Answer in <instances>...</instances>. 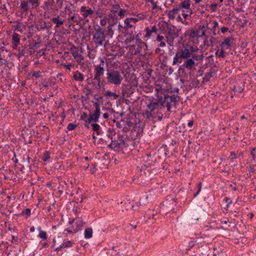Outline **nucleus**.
Returning a JSON list of instances; mask_svg holds the SVG:
<instances>
[{"label": "nucleus", "instance_id": "nucleus-62", "mask_svg": "<svg viewBox=\"0 0 256 256\" xmlns=\"http://www.w3.org/2000/svg\"><path fill=\"white\" fill-rule=\"evenodd\" d=\"M234 90L236 92H242L243 91V88L240 86H235Z\"/></svg>", "mask_w": 256, "mask_h": 256}, {"label": "nucleus", "instance_id": "nucleus-60", "mask_svg": "<svg viewBox=\"0 0 256 256\" xmlns=\"http://www.w3.org/2000/svg\"><path fill=\"white\" fill-rule=\"evenodd\" d=\"M155 52L156 54H163L164 52V50H162L159 48H158L155 50Z\"/></svg>", "mask_w": 256, "mask_h": 256}, {"label": "nucleus", "instance_id": "nucleus-9", "mask_svg": "<svg viewBox=\"0 0 256 256\" xmlns=\"http://www.w3.org/2000/svg\"><path fill=\"white\" fill-rule=\"evenodd\" d=\"M117 24L116 22L112 21L109 23L108 27L106 34H105L106 36L112 38L114 34V26Z\"/></svg>", "mask_w": 256, "mask_h": 256}, {"label": "nucleus", "instance_id": "nucleus-56", "mask_svg": "<svg viewBox=\"0 0 256 256\" xmlns=\"http://www.w3.org/2000/svg\"><path fill=\"white\" fill-rule=\"evenodd\" d=\"M95 100H96V102L100 104H102L104 102V98L102 96H100L96 98Z\"/></svg>", "mask_w": 256, "mask_h": 256}, {"label": "nucleus", "instance_id": "nucleus-47", "mask_svg": "<svg viewBox=\"0 0 256 256\" xmlns=\"http://www.w3.org/2000/svg\"><path fill=\"white\" fill-rule=\"evenodd\" d=\"M144 31L146 32V34L144 36V38H149L152 34V31L150 30L148 27H146L144 29Z\"/></svg>", "mask_w": 256, "mask_h": 256}, {"label": "nucleus", "instance_id": "nucleus-58", "mask_svg": "<svg viewBox=\"0 0 256 256\" xmlns=\"http://www.w3.org/2000/svg\"><path fill=\"white\" fill-rule=\"evenodd\" d=\"M128 36L130 42H132L136 40V38H134V35L133 34L132 32L131 33H130Z\"/></svg>", "mask_w": 256, "mask_h": 256}, {"label": "nucleus", "instance_id": "nucleus-8", "mask_svg": "<svg viewBox=\"0 0 256 256\" xmlns=\"http://www.w3.org/2000/svg\"><path fill=\"white\" fill-rule=\"evenodd\" d=\"M124 146L121 143L118 142V141L116 140H112L111 143L108 146L109 148L118 152H122Z\"/></svg>", "mask_w": 256, "mask_h": 256}, {"label": "nucleus", "instance_id": "nucleus-34", "mask_svg": "<svg viewBox=\"0 0 256 256\" xmlns=\"http://www.w3.org/2000/svg\"><path fill=\"white\" fill-rule=\"evenodd\" d=\"M24 28L25 26L24 24L20 22H18V24L15 26L14 30L22 32H23V29Z\"/></svg>", "mask_w": 256, "mask_h": 256}, {"label": "nucleus", "instance_id": "nucleus-33", "mask_svg": "<svg viewBox=\"0 0 256 256\" xmlns=\"http://www.w3.org/2000/svg\"><path fill=\"white\" fill-rule=\"evenodd\" d=\"M12 42L20 43V38L18 34L14 32L12 36Z\"/></svg>", "mask_w": 256, "mask_h": 256}, {"label": "nucleus", "instance_id": "nucleus-17", "mask_svg": "<svg viewBox=\"0 0 256 256\" xmlns=\"http://www.w3.org/2000/svg\"><path fill=\"white\" fill-rule=\"evenodd\" d=\"M51 20L53 23L56 24L55 28H59L61 26L64 24V20H63L60 16L55 18H52Z\"/></svg>", "mask_w": 256, "mask_h": 256}, {"label": "nucleus", "instance_id": "nucleus-2", "mask_svg": "<svg viewBox=\"0 0 256 256\" xmlns=\"http://www.w3.org/2000/svg\"><path fill=\"white\" fill-rule=\"evenodd\" d=\"M123 80L122 73L118 70L107 69L105 78L106 84L120 85Z\"/></svg>", "mask_w": 256, "mask_h": 256}, {"label": "nucleus", "instance_id": "nucleus-42", "mask_svg": "<svg viewBox=\"0 0 256 256\" xmlns=\"http://www.w3.org/2000/svg\"><path fill=\"white\" fill-rule=\"evenodd\" d=\"M108 20H109V18H107L106 16L103 17L100 20V25L102 26H105Z\"/></svg>", "mask_w": 256, "mask_h": 256}, {"label": "nucleus", "instance_id": "nucleus-32", "mask_svg": "<svg viewBox=\"0 0 256 256\" xmlns=\"http://www.w3.org/2000/svg\"><path fill=\"white\" fill-rule=\"evenodd\" d=\"M92 228H86L84 230V238L86 239L92 237Z\"/></svg>", "mask_w": 256, "mask_h": 256}, {"label": "nucleus", "instance_id": "nucleus-40", "mask_svg": "<svg viewBox=\"0 0 256 256\" xmlns=\"http://www.w3.org/2000/svg\"><path fill=\"white\" fill-rule=\"evenodd\" d=\"M91 126L92 127V129L94 131L96 132L97 134H100L99 130L100 128V126L99 124H91Z\"/></svg>", "mask_w": 256, "mask_h": 256}, {"label": "nucleus", "instance_id": "nucleus-6", "mask_svg": "<svg viewBox=\"0 0 256 256\" xmlns=\"http://www.w3.org/2000/svg\"><path fill=\"white\" fill-rule=\"evenodd\" d=\"M147 49V45L144 42H136L135 44L129 46L130 52L132 55L140 54L144 56L146 55V50Z\"/></svg>", "mask_w": 256, "mask_h": 256}, {"label": "nucleus", "instance_id": "nucleus-3", "mask_svg": "<svg viewBox=\"0 0 256 256\" xmlns=\"http://www.w3.org/2000/svg\"><path fill=\"white\" fill-rule=\"evenodd\" d=\"M106 61L103 58H100V63L96 66L94 68V80H96L97 84V87L100 88L102 86L106 84L105 79L102 80L104 72V65Z\"/></svg>", "mask_w": 256, "mask_h": 256}, {"label": "nucleus", "instance_id": "nucleus-16", "mask_svg": "<svg viewBox=\"0 0 256 256\" xmlns=\"http://www.w3.org/2000/svg\"><path fill=\"white\" fill-rule=\"evenodd\" d=\"M178 52L180 54V58H182V59H188L190 58L192 56V52L186 48L182 49Z\"/></svg>", "mask_w": 256, "mask_h": 256}, {"label": "nucleus", "instance_id": "nucleus-46", "mask_svg": "<svg viewBox=\"0 0 256 256\" xmlns=\"http://www.w3.org/2000/svg\"><path fill=\"white\" fill-rule=\"evenodd\" d=\"M126 12V10L125 9L120 8L117 13H118V16L122 18L125 16Z\"/></svg>", "mask_w": 256, "mask_h": 256}, {"label": "nucleus", "instance_id": "nucleus-35", "mask_svg": "<svg viewBox=\"0 0 256 256\" xmlns=\"http://www.w3.org/2000/svg\"><path fill=\"white\" fill-rule=\"evenodd\" d=\"M212 55H211L209 56L206 58V66L208 67V66H210L214 64V61L212 58Z\"/></svg>", "mask_w": 256, "mask_h": 256}, {"label": "nucleus", "instance_id": "nucleus-28", "mask_svg": "<svg viewBox=\"0 0 256 256\" xmlns=\"http://www.w3.org/2000/svg\"><path fill=\"white\" fill-rule=\"evenodd\" d=\"M124 24L125 28L127 32L130 28H132L134 27V24L131 22H130L128 18L124 20Z\"/></svg>", "mask_w": 256, "mask_h": 256}, {"label": "nucleus", "instance_id": "nucleus-61", "mask_svg": "<svg viewBox=\"0 0 256 256\" xmlns=\"http://www.w3.org/2000/svg\"><path fill=\"white\" fill-rule=\"evenodd\" d=\"M48 28L46 26V22H43L40 24V30H44L46 28Z\"/></svg>", "mask_w": 256, "mask_h": 256}, {"label": "nucleus", "instance_id": "nucleus-59", "mask_svg": "<svg viewBox=\"0 0 256 256\" xmlns=\"http://www.w3.org/2000/svg\"><path fill=\"white\" fill-rule=\"evenodd\" d=\"M236 158V154L234 152H232L230 154V156H229V159L231 160H234Z\"/></svg>", "mask_w": 256, "mask_h": 256}, {"label": "nucleus", "instance_id": "nucleus-15", "mask_svg": "<svg viewBox=\"0 0 256 256\" xmlns=\"http://www.w3.org/2000/svg\"><path fill=\"white\" fill-rule=\"evenodd\" d=\"M234 38L232 36L225 38L224 40L222 42L221 46L222 47H226V48H229L231 46L232 44L233 43Z\"/></svg>", "mask_w": 256, "mask_h": 256}, {"label": "nucleus", "instance_id": "nucleus-55", "mask_svg": "<svg viewBox=\"0 0 256 256\" xmlns=\"http://www.w3.org/2000/svg\"><path fill=\"white\" fill-rule=\"evenodd\" d=\"M218 4L213 3L210 6V10L212 12H216L217 10Z\"/></svg>", "mask_w": 256, "mask_h": 256}, {"label": "nucleus", "instance_id": "nucleus-25", "mask_svg": "<svg viewBox=\"0 0 256 256\" xmlns=\"http://www.w3.org/2000/svg\"><path fill=\"white\" fill-rule=\"evenodd\" d=\"M73 78L79 82H82L84 80V74L78 71L74 74Z\"/></svg>", "mask_w": 256, "mask_h": 256}, {"label": "nucleus", "instance_id": "nucleus-26", "mask_svg": "<svg viewBox=\"0 0 256 256\" xmlns=\"http://www.w3.org/2000/svg\"><path fill=\"white\" fill-rule=\"evenodd\" d=\"M214 72L213 70H211L207 74H206L203 78V82H208L210 80L211 78L213 76V74Z\"/></svg>", "mask_w": 256, "mask_h": 256}, {"label": "nucleus", "instance_id": "nucleus-12", "mask_svg": "<svg viewBox=\"0 0 256 256\" xmlns=\"http://www.w3.org/2000/svg\"><path fill=\"white\" fill-rule=\"evenodd\" d=\"M204 28V25L200 24L197 28H194L192 30L190 34V36L191 38L200 37V32L201 30Z\"/></svg>", "mask_w": 256, "mask_h": 256}, {"label": "nucleus", "instance_id": "nucleus-10", "mask_svg": "<svg viewBox=\"0 0 256 256\" xmlns=\"http://www.w3.org/2000/svg\"><path fill=\"white\" fill-rule=\"evenodd\" d=\"M80 12L84 17L83 20H85L88 16H92L94 14V10L91 8L86 6H82L80 8Z\"/></svg>", "mask_w": 256, "mask_h": 256}, {"label": "nucleus", "instance_id": "nucleus-36", "mask_svg": "<svg viewBox=\"0 0 256 256\" xmlns=\"http://www.w3.org/2000/svg\"><path fill=\"white\" fill-rule=\"evenodd\" d=\"M131 15L136 16L138 18V20H144L146 18V15L142 12L136 14V13H132Z\"/></svg>", "mask_w": 256, "mask_h": 256}, {"label": "nucleus", "instance_id": "nucleus-23", "mask_svg": "<svg viewBox=\"0 0 256 256\" xmlns=\"http://www.w3.org/2000/svg\"><path fill=\"white\" fill-rule=\"evenodd\" d=\"M117 32L118 34V36H120V35L125 34L126 33H127L126 30L125 28V26H122V24L119 22L118 24L117 23Z\"/></svg>", "mask_w": 256, "mask_h": 256}, {"label": "nucleus", "instance_id": "nucleus-5", "mask_svg": "<svg viewBox=\"0 0 256 256\" xmlns=\"http://www.w3.org/2000/svg\"><path fill=\"white\" fill-rule=\"evenodd\" d=\"M95 33L93 34L92 40L96 47L99 46H106L108 41L106 40V35L104 32V30L100 26H98L94 28Z\"/></svg>", "mask_w": 256, "mask_h": 256}, {"label": "nucleus", "instance_id": "nucleus-44", "mask_svg": "<svg viewBox=\"0 0 256 256\" xmlns=\"http://www.w3.org/2000/svg\"><path fill=\"white\" fill-rule=\"evenodd\" d=\"M125 136L124 134L119 135L118 136V142L121 143L122 144L125 146L126 142L124 141Z\"/></svg>", "mask_w": 256, "mask_h": 256}, {"label": "nucleus", "instance_id": "nucleus-22", "mask_svg": "<svg viewBox=\"0 0 256 256\" xmlns=\"http://www.w3.org/2000/svg\"><path fill=\"white\" fill-rule=\"evenodd\" d=\"M106 12V9L105 8H98L96 10L95 13L96 16L98 18H102L104 17Z\"/></svg>", "mask_w": 256, "mask_h": 256}, {"label": "nucleus", "instance_id": "nucleus-1", "mask_svg": "<svg viewBox=\"0 0 256 256\" xmlns=\"http://www.w3.org/2000/svg\"><path fill=\"white\" fill-rule=\"evenodd\" d=\"M164 107L160 98L158 100H150L146 105V109L142 113L143 116L148 120L155 118L156 114H160V110Z\"/></svg>", "mask_w": 256, "mask_h": 256}, {"label": "nucleus", "instance_id": "nucleus-29", "mask_svg": "<svg viewBox=\"0 0 256 256\" xmlns=\"http://www.w3.org/2000/svg\"><path fill=\"white\" fill-rule=\"evenodd\" d=\"M191 57L194 60H196L198 61L202 60L204 58V56L202 52L200 54L192 53Z\"/></svg>", "mask_w": 256, "mask_h": 256}, {"label": "nucleus", "instance_id": "nucleus-7", "mask_svg": "<svg viewBox=\"0 0 256 256\" xmlns=\"http://www.w3.org/2000/svg\"><path fill=\"white\" fill-rule=\"evenodd\" d=\"M74 223V224L72 226V229L71 230L66 229L65 230L68 232L70 233H76L81 230L82 227L84 224L82 218L79 217L76 218L74 220L69 221L70 224H72Z\"/></svg>", "mask_w": 256, "mask_h": 256}, {"label": "nucleus", "instance_id": "nucleus-51", "mask_svg": "<svg viewBox=\"0 0 256 256\" xmlns=\"http://www.w3.org/2000/svg\"><path fill=\"white\" fill-rule=\"evenodd\" d=\"M76 61L80 64H82V60L84 59V57L80 54L76 56Z\"/></svg>", "mask_w": 256, "mask_h": 256}, {"label": "nucleus", "instance_id": "nucleus-11", "mask_svg": "<svg viewBox=\"0 0 256 256\" xmlns=\"http://www.w3.org/2000/svg\"><path fill=\"white\" fill-rule=\"evenodd\" d=\"M100 112H94L93 114H90L89 118L86 120V124L85 126L88 128V124L92 122H96L98 120V118L100 116Z\"/></svg>", "mask_w": 256, "mask_h": 256}, {"label": "nucleus", "instance_id": "nucleus-43", "mask_svg": "<svg viewBox=\"0 0 256 256\" xmlns=\"http://www.w3.org/2000/svg\"><path fill=\"white\" fill-rule=\"evenodd\" d=\"M50 158V153L48 151H45L44 156L42 158V160L44 162L48 161Z\"/></svg>", "mask_w": 256, "mask_h": 256}, {"label": "nucleus", "instance_id": "nucleus-31", "mask_svg": "<svg viewBox=\"0 0 256 256\" xmlns=\"http://www.w3.org/2000/svg\"><path fill=\"white\" fill-rule=\"evenodd\" d=\"M190 5V0H184L180 3V6L182 8L189 10Z\"/></svg>", "mask_w": 256, "mask_h": 256}, {"label": "nucleus", "instance_id": "nucleus-27", "mask_svg": "<svg viewBox=\"0 0 256 256\" xmlns=\"http://www.w3.org/2000/svg\"><path fill=\"white\" fill-rule=\"evenodd\" d=\"M112 8L110 10V12H116L117 13L120 8V4L116 2V1H114V4H111Z\"/></svg>", "mask_w": 256, "mask_h": 256}, {"label": "nucleus", "instance_id": "nucleus-18", "mask_svg": "<svg viewBox=\"0 0 256 256\" xmlns=\"http://www.w3.org/2000/svg\"><path fill=\"white\" fill-rule=\"evenodd\" d=\"M104 94L106 97L110 98L112 100H116L119 96L116 92H112L109 90L106 91Z\"/></svg>", "mask_w": 256, "mask_h": 256}, {"label": "nucleus", "instance_id": "nucleus-24", "mask_svg": "<svg viewBox=\"0 0 256 256\" xmlns=\"http://www.w3.org/2000/svg\"><path fill=\"white\" fill-rule=\"evenodd\" d=\"M182 60V58H180V54L178 52H177L174 58L172 64L174 66L178 64H181Z\"/></svg>", "mask_w": 256, "mask_h": 256}, {"label": "nucleus", "instance_id": "nucleus-21", "mask_svg": "<svg viewBox=\"0 0 256 256\" xmlns=\"http://www.w3.org/2000/svg\"><path fill=\"white\" fill-rule=\"evenodd\" d=\"M20 7L21 10L24 12H28L30 6L28 5V3L26 0H21L20 3Z\"/></svg>", "mask_w": 256, "mask_h": 256}, {"label": "nucleus", "instance_id": "nucleus-53", "mask_svg": "<svg viewBox=\"0 0 256 256\" xmlns=\"http://www.w3.org/2000/svg\"><path fill=\"white\" fill-rule=\"evenodd\" d=\"M168 15L170 20H174L176 18V14L170 10L168 14Z\"/></svg>", "mask_w": 256, "mask_h": 256}, {"label": "nucleus", "instance_id": "nucleus-57", "mask_svg": "<svg viewBox=\"0 0 256 256\" xmlns=\"http://www.w3.org/2000/svg\"><path fill=\"white\" fill-rule=\"evenodd\" d=\"M116 12H110V14H108L109 18L112 19L117 20L118 17L116 16Z\"/></svg>", "mask_w": 256, "mask_h": 256}, {"label": "nucleus", "instance_id": "nucleus-52", "mask_svg": "<svg viewBox=\"0 0 256 256\" xmlns=\"http://www.w3.org/2000/svg\"><path fill=\"white\" fill-rule=\"evenodd\" d=\"M100 104H99L96 102L94 103V106H95V108H96V110L94 112H100Z\"/></svg>", "mask_w": 256, "mask_h": 256}, {"label": "nucleus", "instance_id": "nucleus-45", "mask_svg": "<svg viewBox=\"0 0 256 256\" xmlns=\"http://www.w3.org/2000/svg\"><path fill=\"white\" fill-rule=\"evenodd\" d=\"M73 244L72 242L70 240H67L64 242L62 244L64 248H70L72 246Z\"/></svg>", "mask_w": 256, "mask_h": 256}, {"label": "nucleus", "instance_id": "nucleus-37", "mask_svg": "<svg viewBox=\"0 0 256 256\" xmlns=\"http://www.w3.org/2000/svg\"><path fill=\"white\" fill-rule=\"evenodd\" d=\"M31 214V210L30 208H26L24 210H22L20 214L22 216H25L26 218L29 217Z\"/></svg>", "mask_w": 256, "mask_h": 256}, {"label": "nucleus", "instance_id": "nucleus-41", "mask_svg": "<svg viewBox=\"0 0 256 256\" xmlns=\"http://www.w3.org/2000/svg\"><path fill=\"white\" fill-rule=\"evenodd\" d=\"M38 236L39 238H42V240H47L48 239L46 232L44 231L40 232V233H39Z\"/></svg>", "mask_w": 256, "mask_h": 256}, {"label": "nucleus", "instance_id": "nucleus-4", "mask_svg": "<svg viewBox=\"0 0 256 256\" xmlns=\"http://www.w3.org/2000/svg\"><path fill=\"white\" fill-rule=\"evenodd\" d=\"M159 98L162 106H166L167 110L171 112L172 106H175L176 102L180 100V97L177 94L170 96L168 94H164V97H160Z\"/></svg>", "mask_w": 256, "mask_h": 256}, {"label": "nucleus", "instance_id": "nucleus-20", "mask_svg": "<svg viewBox=\"0 0 256 256\" xmlns=\"http://www.w3.org/2000/svg\"><path fill=\"white\" fill-rule=\"evenodd\" d=\"M178 36V34L174 30L170 28L168 30V32H167L166 38H170L174 40V38H177Z\"/></svg>", "mask_w": 256, "mask_h": 256}, {"label": "nucleus", "instance_id": "nucleus-14", "mask_svg": "<svg viewBox=\"0 0 256 256\" xmlns=\"http://www.w3.org/2000/svg\"><path fill=\"white\" fill-rule=\"evenodd\" d=\"M196 65L192 58H188L184 62L182 66L188 70H191Z\"/></svg>", "mask_w": 256, "mask_h": 256}, {"label": "nucleus", "instance_id": "nucleus-30", "mask_svg": "<svg viewBox=\"0 0 256 256\" xmlns=\"http://www.w3.org/2000/svg\"><path fill=\"white\" fill-rule=\"evenodd\" d=\"M70 50L72 52V56L74 58H76V56L80 54L78 53V48L74 45L72 46Z\"/></svg>", "mask_w": 256, "mask_h": 256}, {"label": "nucleus", "instance_id": "nucleus-39", "mask_svg": "<svg viewBox=\"0 0 256 256\" xmlns=\"http://www.w3.org/2000/svg\"><path fill=\"white\" fill-rule=\"evenodd\" d=\"M26 48V46H22L21 48H18V54H17V56L18 58H20L22 57V56H24V50Z\"/></svg>", "mask_w": 256, "mask_h": 256}, {"label": "nucleus", "instance_id": "nucleus-48", "mask_svg": "<svg viewBox=\"0 0 256 256\" xmlns=\"http://www.w3.org/2000/svg\"><path fill=\"white\" fill-rule=\"evenodd\" d=\"M208 29V25L206 26H204V28H203L202 30H200V31H202V32H201V33L200 32V37H201V38L204 37V38H206V36H207L205 34V32Z\"/></svg>", "mask_w": 256, "mask_h": 256}, {"label": "nucleus", "instance_id": "nucleus-19", "mask_svg": "<svg viewBox=\"0 0 256 256\" xmlns=\"http://www.w3.org/2000/svg\"><path fill=\"white\" fill-rule=\"evenodd\" d=\"M31 8L37 9L40 5L41 0H26Z\"/></svg>", "mask_w": 256, "mask_h": 256}, {"label": "nucleus", "instance_id": "nucleus-49", "mask_svg": "<svg viewBox=\"0 0 256 256\" xmlns=\"http://www.w3.org/2000/svg\"><path fill=\"white\" fill-rule=\"evenodd\" d=\"M77 126V125L72 123L69 124L67 126V129L68 130H74Z\"/></svg>", "mask_w": 256, "mask_h": 256}, {"label": "nucleus", "instance_id": "nucleus-13", "mask_svg": "<svg viewBox=\"0 0 256 256\" xmlns=\"http://www.w3.org/2000/svg\"><path fill=\"white\" fill-rule=\"evenodd\" d=\"M148 199V196L144 194L140 198L138 202L136 203L135 205L132 206V208L134 210H138L137 208L142 205H146V202Z\"/></svg>", "mask_w": 256, "mask_h": 256}, {"label": "nucleus", "instance_id": "nucleus-54", "mask_svg": "<svg viewBox=\"0 0 256 256\" xmlns=\"http://www.w3.org/2000/svg\"><path fill=\"white\" fill-rule=\"evenodd\" d=\"M83 18L80 16L78 18L76 17L73 20V22L76 24H77L80 23V22L83 20Z\"/></svg>", "mask_w": 256, "mask_h": 256}, {"label": "nucleus", "instance_id": "nucleus-38", "mask_svg": "<svg viewBox=\"0 0 256 256\" xmlns=\"http://www.w3.org/2000/svg\"><path fill=\"white\" fill-rule=\"evenodd\" d=\"M204 230L205 231H208L210 230H216L218 228L214 226L212 224H208L204 226Z\"/></svg>", "mask_w": 256, "mask_h": 256}, {"label": "nucleus", "instance_id": "nucleus-64", "mask_svg": "<svg viewBox=\"0 0 256 256\" xmlns=\"http://www.w3.org/2000/svg\"><path fill=\"white\" fill-rule=\"evenodd\" d=\"M32 76H34L36 78H40V71H36L34 72V73L32 74Z\"/></svg>", "mask_w": 256, "mask_h": 256}, {"label": "nucleus", "instance_id": "nucleus-63", "mask_svg": "<svg viewBox=\"0 0 256 256\" xmlns=\"http://www.w3.org/2000/svg\"><path fill=\"white\" fill-rule=\"evenodd\" d=\"M129 20H130V22H131L132 24H136V23L138 20V18L136 17V18H128Z\"/></svg>", "mask_w": 256, "mask_h": 256}, {"label": "nucleus", "instance_id": "nucleus-50", "mask_svg": "<svg viewBox=\"0 0 256 256\" xmlns=\"http://www.w3.org/2000/svg\"><path fill=\"white\" fill-rule=\"evenodd\" d=\"M141 35H142V32H140L136 35H134V38H136V42H143L140 38Z\"/></svg>", "mask_w": 256, "mask_h": 256}]
</instances>
